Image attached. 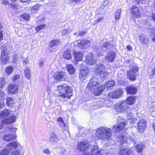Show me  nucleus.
Returning a JSON list of instances; mask_svg holds the SVG:
<instances>
[{
  "instance_id": "1",
  "label": "nucleus",
  "mask_w": 155,
  "mask_h": 155,
  "mask_svg": "<svg viewBox=\"0 0 155 155\" xmlns=\"http://www.w3.org/2000/svg\"><path fill=\"white\" fill-rule=\"evenodd\" d=\"M72 91L70 87L65 85H61L57 86V89L55 91L54 93L56 96L63 98L70 99L72 95Z\"/></svg>"
},
{
  "instance_id": "2",
  "label": "nucleus",
  "mask_w": 155,
  "mask_h": 155,
  "mask_svg": "<svg viewBox=\"0 0 155 155\" xmlns=\"http://www.w3.org/2000/svg\"><path fill=\"white\" fill-rule=\"evenodd\" d=\"M87 88L97 96L100 95L105 89V87L103 86H99L97 79L95 77H93L91 80L88 84Z\"/></svg>"
},
{
  "instance_id": "3",
  "label": "nucleus",
  "mask_w": 155,
  "mask_h": 155,
  "mask_svg": "<svg viewBox=\"0 0 155 155\" xmlns=\"http://www.w3.org/2000/svg\"><path fill=\"white\" fill-rule=\"evenodd\" d=\"M136 101V97L135 96H130L128 97L127 99L126 103L125 101L122 102L120 104H117L115 106L114 108L116 111L119 112H123L127 111L128 107L127 103L130 105L134 104Z\"/></svg>"
},
{
  "instance_id": "4",
  "label": "nucleus",
  "mask_w": 155,
  "mask_h": 155,
  "mask_svg": "<svg viewBox=\"0 0 155 155\" xmlns=\"http://www.w3.org/2000/svg\"><path fill=\"white\" fill-rule=\"evenodd\" d=\"M96 135L99 139H109L111 135V130L109 128L101 127L97 129Z\"/></svg>"
},
{
  "instance_id": "5",
  "label": "nucleus",
  "mask_w": 155,
  "mask_h": 155,
  "mask_svg": "<svg viewBox=\"0 0 155 155\" xmlns=\"http://www.w3.org/2000/svg\"><path fill=\"white\" fill-rule=\"evenodd\" d=\"M78 46L81 48H87L91 45V42L87 40H83L82 41H78L77 42Z\"/></svg>"
},
{
  "instance_id": "6",
  "label": "nucleus",
  "mask_w": 155,
  "mask_h": 155,
  "mask_svg": "<svg viewBox=\"0 0 155 155\" xmlns=\"http://www.w3.org/2000/svg\"><path fill=\"white\" fill-rule=\"evenodd\" d=\"M138 71V69L137 68L133 67L129 71L127 72V75L131 80L134 81L136 80V77L134 74L137 72Z\"/></svg>"
},
{
  "instance_id": "7",
  "label": "nucleus",
  "mask_w": 155,
  "mask_h": 155,
  "mask_svg": "<svg viewBox=\"0 0 155 155\" xmlns=\"http://www.w3.org/2000/svg\"><path fill=\"white\" fill-rule=\"evenodd\" d=\"M19 86L16 84H9L7 87L8 93L14 94L17 92Z\"/></svg>"
},
{
  "instance_id": "8",
  "label": "nucleus",
  "mask_w": 155,
  "mask_h": 155,
  "mask_svg": "<svg viewBox=\"0 0 155 155\" xmlns=\"http://www.w3.org/2000/svg\"><path fill=\"white\" fill-rule=\"evenodd\" d=\"M130 11L133 17L135 18H138L140 17V14L139 10L136 5H133L131 8Z\"/></svg>"
},
{
  "instance_id": "9",
  "label": "nucleus",
  "mask_w": 155,
  "mask_h": 155,
  "mask_svg": "<svg viewBox=\"0 0 155 155\" xmlns=\"http://www.w3.org/2000/svg\"><path fill=\"white\" fill-rule=\"evenodd\" d=\"M89 72V70L87 68H86L84 69L81 68L80 69V72L79 75L80 79L83 80L86 79Z\"/></svg>"
},
{
  "instance_id": "10",
  "label": "nucleus",
  "mask_w": 155,
  "mask_h": 155,
  "mask_svg": "<svg viewBox=\"0 0 155 155\" xmlns=\"http://www.w3.org/2000/svg\"><path fill=\"white\" fill-rule=\"evenodd\" d=\"M103 151L100 150L97 146H93L91 148L90 155H102Z\"/></svg>"
},
{
  "instance_id": "11",
  "label": "nucleus",
  "mask_w": 155,
  "mask_h": 155,
  "mask_svg": "<svg viewBox=\"0 0 155 155\" xmlns=\"http://www.w3.org/2000/svg\"><path fill=\"white\" fill-rule=\"evenodd\" d=\"M85 61L87 64L91 65H94L96 63L93 54L91 53L88 54L86 56Z\"/></svg>"
},
{
  "instance_id": "12",
  "label": "nucleus",
  "mask_w": 155,
  "mask_h": 155,
  "mask_svg": "<svg viewBox=\"0 0 155 155\" xmlns=\"http://www.w3.org/2000/svg\"><path fill=\"white\" fill-rule=\"evenodd\" d=\"M16 117L15 116H12L8 118L3 120L1 123L2 125L10 124L14 122L16 119Z\"/></svg>"
},
{
  "instance_id": "13",
  "label": "nucleus",
  "mask_w": 155,
  "mask_h": 155,
  "mask_svg": "<svg viewBox=\"0 0 155 155\" xmlns=\"http://www.w3.org/2000/svg\"><path fill=\"white\" fill-rule=\"evenodd\" d=\"M7 145L10 147V148L11 150L12 149H15L17 148L18 149V150L20 151L22 150H21L22 148V147L18 141L11 142Z\"/></svg>"
},
{
  "instance_id": "14",
  "label": "nucleus",
  "mask_w": 155,
  "mask_h": 155,
  "mask_svg": "<svg viewBox=\"0 0 155 155\" xmlns=\"http://www.w3.org/2000/svg\"><path fill=\"white\" fill-rule=\"evenodd\" d=\"M54 78L58 81H61L64 79L66 77V73L63 71H58L54 75Z\"/></svg>"
},
{
  "instance_id": "15",
  "label": "nucleus",
  "mask_w": 155,
  "mask_h": 155,
  "mask_svg": "<svg viewBox=\"0 0 155 155\" xmlns=\"http://www.w3.org/2000/svg\"><path fill=\"white\" fill-rule=\"evenodd\" d=\"M89 147V145L88 142L84 141L79 142L78 145V149L82 151L86 150Z\"/></svg>"
},
{
  "instance_id": "16",
  "label": "nucleus",
  "mask_w": 155,
  "mask_h": 155,
  "mask_svg": "<svg viewBox=\"0 0 155 155\" xmlns=\"http://www.w3.org/2000/svg\"><path fill=\"white\" fill-rule=\"evenodd\" d=\"M116 57V54L114 52L108 53L105 57V60L107 61L112 62L114 61Z\"/></svg>"
},
{
  "instance_id": "17",
  "label": "nucleus",
  "mask_w": 155,
  "mask_h": 155,
  "mask_svg": "<svg viewBox=\"0 0 155 155\" xmlns=\"http://www.w3.org/2000/svg\"><path fill=\"white\" fill-rule=\"evenodd\" d=\"M126 134L125 133H123L122 134H120L119 136L117 137V141L119 142L121 145L127 141V137Z\"/></svg>"
},
{
  "instance_id": "18",
  "label": "nucleus",
  "mask_w": 155,
  "mask_h": 155,
  "mask_svg": "<svg viewBox=\"0 0 155 155\" xmlns=\"http://www.w3.org/2000/svg\"><path fill=\"white\" fill-rule=\"evenodd\" d=\"M9 56L8 54L5 51H2L1 54V59L3 64H5L9 60Z\"/></svg>"
},
{
  "instance_id": "19",
  "label": "nucleus",
  "mask_w": 155,
  "mask_h": 155,
  "mask_svg": "<svg viewBox=\"0 0 155 155\" xmlns=\"http://www.w3.org/2000/svg\"><path fill=\"white\" fill-rule=\"evenodd\" d=\"M73 54L74 58L77 62L82 60L83 57V53L79 51H75L73 52Z\"/></svg>"
},
{
  "instance_id": "20",
  "label": "nucleus",
  "mask_w": 155,
  "mask_h": 155,
  "mask_svg": "<svg viewBox=\"0 0 155 155\" xmlns=\"http://www.w3.org/2000/svg\"><path fill=\"white\" fill-rule=\"evenodd\" d=\"M10 147L7 145L5 147L0 151V155H9L11 152Z\"/></svg>"
},
{
  "instance_id": "21",
  "label": "nucleus",
  "mask_w": 155,
  "mask_h": 155,
  "mask_svg": "<svg viewBox=\"0 0 155 155\" xmlns=\"http://www.w3.org/2000/svg\"><path fill=\"white\" fill-rule=\"evenodd\" d=\"M16 137V135L6 134L4 135L3 139L5 140L9 141L15 140Z\"/></svg>"
},
{
  "instance_id": "22",
  "label": "nucleus",
  "mask_w": 155,
  "mask_h": 155,
  "mask_svg": "<svg viewBox=\"0 0 155 155\" xmlns=\"http://www.w3.org/2000/svg\"><path fill=\"white\" fill-rule=\"evenodd\" d=\"M11 111H9L7 109L3 110L0 112V117L5 118L11 115Z\"/></svg>"
},
{
  "instance_id": "23",
  "label": "nucleus",
  "mask_w": 155,
  "mask_h": 155,
  "mask_svg": "<svg viewBox=\"0 0 155 155\" xmlns=\"http://www.w3.org/2000/svg\"><path fill=\"white\" fill-rule=\"evenodd\" d=\"M105 66L102 64H99L97 65L95 72L98 74H100L101 72L105 70Z\"/></svg>"
},
{
  "instance_id": "24",
  "label": "nucleus",
  "mask_w": 155,
  "mask_h": 155,
  "mask_svg": "<svg viewBox=\"0 0 155 155\" xmlns=\"http://www.w3.org/2000/svg\"><path fill=\"white\" fill-rule=\"evenodd\" d=\"M117 120L118 124V126H125L127 125V121L123 119L120 117H118Z\"/></svg>"
},
{
  "instance_id": "25",
  "label": "nucleus",
  "mask_w": 155,
  "mask_h": 155,
  "mask_svg": "<svg viewBox=\"0 0 155 155\" xmlns=\"http://www.w3.org/2000/svg\"><path fill=\"white\" fill-rule=\"evenodd\" d=\"M132 152V150L128 148L123 149L119 151V155H130Z\"/></svg>"
},
{
  "instance_id": "26",
  "label": "nucleus",
  "mask_w": 155,
  "mask_h": 155,
  "mask_svg": "<svg viewBox=\"0 0 155 155\" xmlns=\"http://www.w3.org/2000/svg\"><path fill=\"white\" fill-rule=\"evenodd\" d=\"M126 90L127 93L130 94H135L137 91V89L135 87L131 86L127 87Z\"/></svg>"
},
{
  "instance_id": "27",
  "label": "nucleus",
  "mask_w": 155,
  "mask_h": 155,
  "mask_svg": "<svg viewBox=\"0 0 155 155\" xmlns=\"http://www.w3.org/2000/svg\"><path fill=\"white\" fill-rule=\"evenodd\" d=\"M61 43V41L59 40L54 39L52 40L50 42L49 45L50 47L52 48L54 46L58 45Z\"/></svg>"
},
{
  "instance_id": "28",
  "label": "nucleus",
  "mask_w": 155,
  "mask_h": 155,
  "mask_svg": "<svg viewBox=\"0 0 155 155\" xmlns=\"http://www.w3.org/2000/svg\"><path fill=\"white\" fill-rule=\"evenodd\" d=\"M67 71L71 74H73L75 72V69L72 65L69 64L67 65Z\"/></svg>"
},
{
  "instance_id": "29",
  "label": "nucleus",
  "mask_w": 155,
  "mask_h": 155,
  "mask_svg": "<svg viewBox=\"0 0 155 155\" xmlns=\"http://www.w3.org/2000/svg\"><path fill=\"white\" fill-rule=\"evenodd\" d=\"M141 41L144 44H147L149 41L148 38L143 35H141L139 36Z\"/></svg>"
},
{
  "instance_id": "30",
  "label": "nucleus",
  "mask_w": 155,
  "mask_h": 155,
  "mask_svg": "<svg viewBox=\"0 0 155 155\" xmlns=\"http://www.w3.org/2000/svg\"><path fill=\"white\" fill-rule=\"evenodd\" d=\"M49 139L52 142H56L58 140V136L54 133L50 134Z\"/></svg>"
},
{
  "instance_id": "31",
  "label": "nucleus",
  "mask_w": 155,
  "mask_h": 155,
  "mask_svg": "<svg viewBox=\"0 0 155 155\" xmlns=\"http://www.w3.org/2000/svg\"><path fill=\"white\" fill-rule=\"evenodd\" d=\"M63 57L67 60L70 59L71 58V56L70 51L68 49L65 51L64 53Z\"/></svg>"
},
{
  "instance_id": "32",
  "label": "nucleus",
  "mask_w": 155,
  "mask_h": 155,
  "mask_svg": "<svg viewBox=\"0 0 155 155\" xmlns=\"http://www.w3.org/2000/svg\"><path fill=\"white\" fill-rule=\"evenodd\" d=\"M135 147L136 151L140 153L142 151L143 149L145 148V146L143 143H140L137 145Z\"/></svg>"
},
{
  "instance_id": "33",
  "label": "nucleus",
  "mask_w": 155,
  "mask_h": 155,
  "mask_svg": "<svg viewBox=\"0 0 155 155\" xmlns=\"http://www.w3.org/2000/svg\"><path fill=\"white\" fill-rule=\"evenodd\" d=\"M30 19V15L28 14H24L21 16L20 20L21 21H28Z\"/></svg>"
},
{
  "instance_id": "34",
  "label": "nucleus",
  "mask_w": 155,
  "mask_h": 155,
  "mask_svg": "<svg viewBox=\"0 0 155 155\" xmlns=\"http://www.w3.org/2000/svg\"><path fill=\"white\" fill-rule=\"evenodd\" d=\"M121 9H118L114 15V18L116 21H118L120 18V15L121 13Z\"/></svg>"
},
{
  "instance_id": "35",
  "label": "nucleus",
  "mask_w": 155,
  "mask_h": 155,
  "mask_svg": "<svg viewBox=\"0 0 155 155\" xmlns=\"http://www.w3.org/2000/svg\"><path fill=\"white\" fill-rule=\"evenodd\" d=\"M115 84V82L114 80H110L107 81L105 83V85L107 87L109 88L112 87Z\"/></svg>"
},
{
  "instance_id": "36",
  "label": "nucleus",
  "mask_w": 155,
  "mask_h": 155,
  "mask_svg": "<svg viewBox=\"0 0 155 155\" xmlns=\"http://www.w3.org/2000/svg\"><path fill=\"white\" fill-rule=\"evenodd\" d=\"M127 117L129 121L131 122L132 124H133L134 121L136 120V118L134 117L133 114L131 113H130L128 114Z\"/></svg>"
},
{
  "instance_id": "37",
  "label": "nucleus",
  "mask_w": 155,
  "mask_h": 155,
  "mask_svg": "<svg viewBox=\"0 0 155 155\" xmlns=\"http://www.w3.org/2000/svg\"><path fill=\"white\" fill-rule=\"evenodd\" d=\"M14 68L12 66H8L5 68V71L8 75L11 74L13 71Z\"/></svg>"
},
{
  "instance_id": "38",
  "label": "nucleus",
  "mask_w": 155,
  "mask_h": 155,
  "mask_svg": "<svg viewBox=\"0 0 155 155\" xmlns=\"http://www.w3.org/2000/svg\"><path fill=\"white\" fill-rule=\"evenodd\" d=\"M6 103L8 106H12L14 103L13 99L10 97H8L6 100Z\"/></svg>"
},
{
  "instance_id": "39",
  "label": "nucleus",
  "mask_w": 155,
  "mask_h": 155,
  "mask_svg": "<svg viewBox=\"0 0 155 155\" xmlns=\"http://www.w3.org/2000/svg\"><path fill=\"white\" fill-rule=\"evenodd\" d=\"M24 73L25 76L28 79H30L31 78V74L30 69L28 68H26L24 71Z\"/></svg>"
},
{
  "instance_id": "40",
  "label": "nucleus",
  "mask_w": 155,
  "mask_h": 155,
  "mask_svg": "<svg viewBox=\"0 0 155 155\" xmlns=\"http://www.w3.org/2000/svg\"><path fill=\"white\" fill-rule=\"evenodd\" d=\"M109 74L108 72L105 70L101 72L99 74L102 79L104 80L109 75Z\"/></svg>"
},
{
  "instance_id": "41",
  "label": "nucleus",
  "mask_w": 155,
  "mask_h": 155,
  "mask_svg": "<svg viewBox=\"0 0 155 155\" xmlns=\"http://www.w3.org/2000/svg\"><path fill=\"white\" fill-rule=\"evenodd\" d=\"M71 31L72 30L69 28L64 29L62 31L61 35L63 36H64L67 34H69Z\"/></svg>"
},
{
  "instance_id": "42",
  "label": "nucleus",
  "mask_w": 155,
  "mask_h": 155,
  "mask_svg": "<svg viewBox=\"0 0 155 155\" xmlns=\"http://www.w3.org/2000/svg\"><path fill=\"white\" fill-rule=\"evenodd\" d=\"M6 84V82L3 78H0V88L3 87Z\"/></svg>"
},
{
  "instance_id": "43",
  "label": "nucleus",
  "mask_w": 155,
  "mask_h": 155,
  "mask_svg": "<svg viewBox=\"0 0 155 155\" xmlns=\"http://www.w3.org/2000/svg\"><path fill=\"white\" fill-rule=\"evenodd\" d=\"M123 127H114L113 130L116 132H118L122 130L123 129Z\"/></svg>"
},
{
  "instance_id": "44",
  "label": "nucleus",
  "mask_w": 155,
  "mask_h": 155,
  "mask_svg": "<svg viewBox=\"0 0 155 155\" xmlns=\"http://www.w3.org/2000/svg\"><path fill=\"white\" fill-rule=\"evenodd\" d=\"M115 93L117 95V98L119 97L123 93L122 90L121 89H118Z\"/></svg>"
},
{
  "instance_id": "45",
  "label": "nucleus",
  "mask_w": 155,
  "mask_h": 155,
  "mask_svg": "<svg viewBox=\"0 0 155 155\" xmlns=\"http://www.w3.org/2000/svg\"><path fill=\"white\" fill-rule=\"evenodd\" d=\"M146 125V122L145 120H142L138 123L137 126H145Z\"/></svg>"
},
{
  "instance_id": "46",
  "label": "nucleus",
  "mask_w": 155,
  "mask_h": 155,
  "mask_svg": "<svg viewBox=\"0 0 155 155\" xmlns=\"http://www.w3.org/2000/svg\"><path fill=\"white\" fill-rule=\"evenodd\" d=\"M104 17H101L99 18L97 20L94 21V25H96L99 23L101 22L102 21L104 20Z\"/></svg>"
},
{
  "instance_id": "47",
  "label": "nucleus",
  "mask_w": 155,
  "mask_h": 155,
  "mask_svg": "<svg viewBox=\"0 0 155 155\" xmlns=\"http://www.w3.org/2000/svg\"><path fill=\"white\" fill-rule=\"evenodd\" d=\"M20 79V75L19 74H16L14 75L12 78V80L14 81H18Z\"/></svg>"
},
{
  "instance_id": "48",
  "label": "nucleus",
  "mask_w": 155,
  "mask_h": 155,
  "mask_svg": "<svg viewBox=\"0 0 155 155\" xmlns=\"http://www.w3.org/2000/svg\"><path fill=\"white\" fill-rule=\"evenodd\" d=\"M108 96L112 98H117V95L116 94L115 92H110L108 94Z\"/></svg>"
},
{
  "instance_id": "49",
  "label": "nucleus",
  "mask_w": 155,
  "mask_h": 155,
  "mask_svg": "<svg viewBox=\"0 0 155 155\" xmlns=\"http://www.w3.org/2000/svg\"><path fill=\"white\" fill-rule=\"evenodd\" d=\"M45 25L44 24L40 25L36 28V31L37 32H38L41 30L44 27H45Z\"/></svg>"
},
{
  "instance_id": "50",
  "label": "nucleus",
  "mask_w": 155,
  "mask_h": 155,
  "mask_svg": "<svg viewBox=\"0 0 155 155\" xmlns=\"http://www.w3.org/2000/svg\"><path fill=\"white\" fill-rule=\"evenodd\" d=\"M110 44L109 42H105L103 44V46L102 47V49L105 50L106 49L109 47Z\"/></svg>"
},
{
  "instance_id": "51",
  "label": "nucleus",
  "mask_w": 155,
  "mask_h": 155,
  "mask_svg": "<svg viewBox=\"0 0 155 155\" xmlns=\"http://www.w3.org/2000/svg\"><path fill=\"white\" fill-rule=\"evenodd\" d=\"M20 151L18 150H16L11 152V155H20Z\"/></svg>"
},
{
  "instance_id": "52",
  "label": "nucleus",
  "mask_w": 155,
  "mask_h": 155,
  "mask_svg": "<svg viewBox=\"0 0 155 155\" xmlns=\"http://www.w3.org/2000/svg\"><path fill=\"white\" fill-rule=\"evenodd\" d=\"M5 96V94L4 91L0 90V100H2Z\"/></svg>"
},
{
  "instance_id": "53",
  "label": "nucleus",
  "mask_w": 155,
  "mask_h": 155,
  "mask_svg": "<svg viewBox=\"0 0 155 155\" xmlns=\"http://www.w3.org/2000/svg\"><path fill=\"white\" fill-rule=\"evenodd\" d=\"M134 3H137V4L139 5L140 3L142 4L145 3V0H136L134 1Z\"/></svg>"
},
{
  "instance_id": "54",
  "label": "nucleus",
  "mask_w": 155,
  "mask_h": 155,
  "mask_svg": "<svg viewBox=\"0 0 155 155\" xmlns=\"http://www.w3.org/2000/svg\"><path fill=\"white\" fill-rule=\"evenodd\" d=\"M13 127H9L8 128V129L9 132L13 133L16 131L17 129Z\"/></svg>"
},
{
  "instance_id": "55",
  "label": "nucleus",
  "mask_w": 155,
  "mask_h": 155,
  "mask_svg": "<svg viewBox=\"0 0 155 155\" xmlns=\"http://www.w3.org/2000/svg\"><path fill=\"white\" fill-rule=\"evenodd\" d=\"M58 152L59 153V155H63L65 152L64 149L63 148H61L58 150Z\"/></svg>"
},
{
  "instance_id": "56",
  "label": "nucleus",
  "mask_w": 155,
  "mask_h": 155,
  "mask_svg": "<svg viewBox=\"0 0 155 155\" xmlns=\"http://www.w3.org/2000/svg\"><path fill=\"white\" fill-rule=\"evenodd\" d=\"M137 129L139 132L142 133L144 131V128L143 127H137Z\"/></svg>"
},
{
  "instance_id": "57",
  "label": "nucleus",
  "mask_w": 155,
  "mask_h": 155,
  "mask_svg": "<svg viewBox=\"0 0 155 155\" xmlns=\"http://www.w3.org/2000/svg\"><path fill=\"white\" fill-rule=\"evenodd\" d=\"M38 9V7L37 6L33 7L31 9V12L33 13H35Z\"/></svg>"
},
{
  "instance_id": "58",
  "label": "nucleus",
  "mask_w": 155,
  "mask_h": 155,
  "mask_svg": "<svg viewBox=\"0 0 155 155\" xmlns=\"http://www.w3.org/2000/svg\"><path fill=\"white\" fill-rule=\"evenodd\" d=\"M42 152L44 153L47 154H49L50 153V151L49 150L48 148L42 150Z\"/></svg>"
},
{
  "instance_id": "59",
  "label": "nucleus",
  "mask_w": 155,
  "mask_h": 155,
  "mask_svg": "<svg viewBox=\"0 0 155 155\" xmlns=\"http://www.w3.org/2000/svg\"><path fill=\"white\" fill-rule=\"evenodd\" d=\"M152 71L151 75H153L155 74V64L153 65L152 67Z\"/></svg>"
},
{
  "instance_id": "60",
  "label": "nucleus",
  "mask_w": 155,
  "mask_h": 155,
  "mask_svg": "<svg viewBox=\"0 0 155 155\" xmlns=\"http://www.w3.org/2000/svg\"><path fill=\"white\" fill-rule=\"evenodd\" d=\"M18 59V57L17 55H15L13 57L12 62L14 63H16L17 62V60Z\"/></svg>"
},
{
  "instance_id": "61",
  "label": "nucleus",
  "mask_w": 155,
  "mask_h": 155,
  "mask_svg": "<svg viewBox=\"0 0 155 155\" xmlns=\"http://www.w3.org/2000/svg\"><path fill=\"white\" fill-rule=\"evenodd\" d=\"M2 3L4 4L5 5L9 4V2L8 0H2Z\"/></svg>"
},
{
  "instance_id": "62",
  "label": "nucleus",
  "mask_w": 155,
  "mask_h": 155,
  "mask_svg": "<svg viewBox=\"0 0 155 155\" xmlns=\"http://www.w3.org/2000/svg\"><path fill=\"white\" fill-rule=\"evenodd\" d=\"M5 106V103L3 101L0 102V108H3Z\"/></svg>"
},
{
  "instance_id": "63",
  "label": "nucleus",
  "mask_w": 155,
  "mask_h": 155,
  "mask_svg": "<svg viewBox=\"0 0 155 155\" xmlns=\"http://www.w3.org/2000/svg\"><path fill=\"white\" fill-rule=\"evenodd\" d=\"M23 64H27L29 63L28 59L27 58L24 60L23 61Z\"/></svg>"
},
{
  "instance_id": "64",
  "label": "nucleus",
  "mask_w": 155,
  "mask_h": 155,
  "mask_svg": "<svg viewBox=\"0 0 155 155\" xmlns=\"http://www.w3.org/2000/svg\"><path fill=\"white\" fill-rule=\"evenodd\" d=\"M85 34V32L84 31L80 32L78 35V36L80 37H82L84 36Z\"/></svg>"
}]
</instances>
